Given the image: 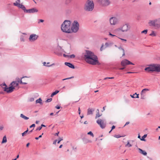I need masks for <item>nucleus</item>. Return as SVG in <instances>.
Masks as SVG:
<instances>
[{
	"mask_svg": "<svg viewBox=\"0 0 160 160\" xmlns=\"http://www.w3.org/2000/svg\"><path fill=\"white\" fill-rule=\"evenodd\" d=\"M83 54L85 60L88 63L93 65L98 64V57L93 52L86 50Z\"/></svg>",
	"mask_w": 160,
	"mask_h": 160,
	"instance_id": "f257e3e1",
	"label": "nucleus"
},
{
	"mask_svg": "<svg viewBox=\"0 0 160 160\" xmlns=\"http://www.w3.org/2000/svg\"><path fill=\"white\" fill-rule=\"evenodd\" d=\"M71 22L70 21L65 20L61 25V29L62 31L66 33H71Z\"/></svg>",
	"mask_w": 160,
	"mask_h": 160,
	"instance_id": "f03ea898",
	"label": "nucleus"
},
{
	"mask_svg": "<svg viewBox=\"0 0 160 160\" xmlns=\"http://www.w3.org/2000/svg\"><path fill=\"white\" fill-rule=\"evenodd\" d=\"M94 8V4L92 0H87L84 4V9L87 12H91Z\"/></svg>",
	"mask_w": 160,
	"mask_h": 160,
	"instance_id": "7ed1b4c3",
	"label": "nucleus"
},
{
	"mask_svg": "<svg viewBox=\"0 0 160 160\" xmlns=\"http://www.w3.org/2000/svg\"><path fill=\"white\" fill-rule=\"evenodd\" d=\"M148 24L150 26L153 27L157 29H159L160 28V18L150 20Z\"/></svg>",
	"mask_w": 160,
	"mask_h": 160,
	"instance_id": "20e7f679",
	"label": "nucleus"
},
{
	"mask_svg": "<svg viewBox=\"0 0 160 160\" xmlns=\"http://www.w3.org/2000/svg\"><path fill=\"white\" fill-rule=\"evenodd\" d=\"M79 24L77 21H74L72 24L71 28L72 32H76L78 31L79 28Z\"/></svg>",
	"mask_w": 160,
	"mask_h": 160,
	"instance_id": "39448f33",
	"label": "nucleus"
},
{
	"mask_svg": "<svg viewBox=\"0 0 160 160\" xmlns=\"http://www.w3.org/2000/svg\"><path fill=\"white\" fill-rule=\"evenodd\" d=\"M148 67L145 68V70L148 72H157V64H152L148 65Z\"/></svg>",
	"mask_w": 160,
	"mask_h": 160,
	"instance_id": "423d86ee",
	"label": "nucleus"
},
{
	"mask_svg": "<svg viewBox=\"0 0 160 160\" xmlns=\"http://www.w3.org/2000/svg\"><path fill=\"white\" fill-rule=\"evenodd\" d=\"M2 87L4 89V91L8 93H10L12 92L14 89H15L13 87L12 85L9 87H8L6 84L5 83H4L1 85Z\"/></svg>",
	"mask_w": 160,
	"mask_h": 160,
	"instance_id": "0eeeda50",
	"label": "nucleus"
},
{
	"mask_svg": "<svg viewBox=\"0 0 160 160\" xmlns=\"http://www.w3.org/2000/svg\"><path fill=\"white\" fill-rule=\"evenodd\" d=\"M110 24L112 25H114L118 23V19L116 17H112L110 18L109 20Z\"/></svg>",
	"mask_w": 160,
	"mask_h": 160,
	"instance_id": "6e6552de",
	"label": "nucleus"
},
{
	"mask_svg": "<svg viewBox=\"0 0 160 160\" xmlns=\"http://www.w3.org/2000/svg\"><path fill=\"white\" fill-rule=\"evenodd\" d=\"M122 32H125L129 30L130 28V26L128 24H126L123 25L122 26L120 27Z\"/></svg>",
	"mask_w": 160,
	"mask_h": 160,
	"instance_id": "1a4fd4ad",
	"label": "nucleus"
},
{
	"mask_svg": "<svg viewBox=\"0 0 160 160\" xmlns=\"http://www.w3.org/2000/svg\"><path fill=\"white\" fill-rule=\"evenodd\" d=\"M38 38V36L35 34H32L29 37V40L30 42H33L37 40Z\"/></svg>",
	"mask_w": 160,
	"mask_h": 160,
	"instance_id": "9d476101",
	"label": "nucleus"
},
{
	"mask_svg": "<svg viewBox=\"0 0 160 160\" xmlns=\"http://www.w3.org/2000/svg\"><path fill=\"white\" fill-rule=\"evenodd\" d=\"M97 123L100 125L102 128H104L106 126L105 124L104 123L103 120L101 119H98L96 121Z\"/></svg>",
	"mask_w": 160,
	"mask_h": 160,
	"instance_id": "9b49d317",
	"label": "nucleus"
},
{
	"mask_svg": "<svg viewBox=\"0 0 160 160\" xmlns=\"http://www.w3.org/2000/svg\"><path fill=\"white\" fill-rule=\"evenodd\" d=\"M99 2L103 6H108L110 2L108 0H98Z\"/></svg>",
	"mask_w": 160,
	"mask_h": 160,
	"instance_id": "f8f14e48",
	"label": "nucleus"
},
{
	"mask_svg": "<svg viewBox=\"0 0 160 160\" xmlns=\"http://www.w3.org/2000/svg\"><path fill=\"white\" fill-rule=\"evenodd\" d=\"M27 77L25 76V77H23L22 78H21V79H20L19 78L17 77L16 78V81L18 82V83H20V84H26L27 83V82H22V79L24 78H26Z\"/></svg>",
	"mask_w": 160,
	"mask_h": 160,
	"instance_id": "ddd939ff",
	"label": "nucleus"
},
{
	"mask_svg": "<svg viewBox=\"0 0 160 160\" xmlns=\"http://www.w3.org/2000/svg\"><path fill=\"white\" fill-rule=\"evenodd\" d=\"M38 10L35 8H32L30 9H28L27 11V13H31L37 12H38Z\"/></svg>",
	"mask_w": 160,
	"mask_h": 160,
	"instance_id": "4468645a",
	"label": "nucleus"
},
{
	"mask_svg": "<svg viewBox=\"0 0 160 160\" xmlns=\"http://www.w3.org/2000/svg\"><path fill=\"white\" fill-rule=\"evenodd\" d=\"M19 85V83L16 81H13L10 84V85H12L15 88V87L18 86Z\"/></svg>",
	"mask_w": 160,
	"mask_h": 160,
	"instance_id": "2eb2a0df",
	"label": "nucleus"
},
{
	"mask_svg": "<svg viewBox=\"0 0 160 160\" xmlns=\"http://www.w3.org/2000/svg\"><path fill=\"white\" fill-rule=\"evenodd\" d=\"M83 142L84 143H87L88 142H92V141L87 139L85 137H83L82 139Z\"/></svg>",
	"mask_w": 160,
	"mask_h": 160,
	"instance_id": "dca6fc26",
	"label": "nucleus"
},
{
	"mask_svg": "<svg viewBox=\"0 0 160 160\" xmlns=\"http://www.w3.org/2000/svg\"><path fill=\"white\" fill-rule=\"evenodd\" d=\"M109 46V44L108 42H106L105 43V46H104V45L102 44L101 46L100 50L101 51H102L104 49L106 48H107Z\"/></svg>",
	"mask_w": 160,
	"mask_h": 160,
	"instance_id": "f3484780",
	"label": "nucleus"
},
{
	"mask_svg": "<svg viewBox=\"0 0 160 160\" xmlns=\"http://www.w3.org/2000/svg\"><path fill=\"white\" fill-rule=\"evenodd\" d=\"M65 64L71 68L72 69H74L75 68L74 65L70 62H65Z\"/></svg>",
	"mask_w": 160,
	"mask_h": 160,
	"instance_id": "a211bd4d",
	"label": "nucleus"
},
{
	"mask_svg": "<svg viewBox=\"0 0 160 160\" xmlns=\"http://www.w3.org/2000/svg\"><path fill=\"white\" fill-rule=\"evenodd\" d=\"M94 111V109L93 108H89L88 109L87 115L92 114L93 112Z\"/></svg>",
	"mask_w": 160,
	"mask_h": 160,
	"instance_id": "6ab92c4d",
	"label": "nucleus"
},
{
	"mask_svg": "<svg viewBox=\"0 0 160 160\" xmlns=\"http://www.w3.org/2000/svg\"><path fill=\"white\" fill-rule=\"evenodd\" d=\"M121 31H122L120 28L116 29L114 30L115 33L117 35L120 34Z\"/></svg>",
	"mask_w": 160,
	"mask_h": 160,
	"instance_id": "aec40b11",
	"label": "nucleus"
},
{
	"mask_svg": "<svg viewBox=\"0 0 160 160\" xmlns=\"http://www.w3.org/2000/svg\"><path fill=\"white\" fill-rule=\"evenodd\" d=\"M127 61V59H124L122 60L121 62V65L123 66H125L127 65H128L127 62L126 61Z\"/></svg>",
	"mask_w": 160,
	"mask_h": 160,
	"instance_id": "412c9836",
	"label": "nucleus"
},
{
	"mask_svg": "<svg viewBox=\"0 0 160 160\" xmlns=\"http://www.w3.org/2000/svg\"><path fill=\"white\" fill-rule=\"evenodd\" d=\"M149 89L148 88H144L142 90L140 94L145 95L146 91H149Z\"/></svg>",
	"mask_w": 160,
	"mask_h": 160,
	"instance_id": "4be33fe9",
	"label": "nucleus"
},
{
	"mask_svg": "<svg viewBox=\"0 0 160 160\" xmlns=\"http://www.w3.org/2000/svg\"><path fill=\"white\" fill-rule=\"evenodd\" d=\"M138 150H139L140 153L142 154L143 155L146 156L147 155V153L145 151L142 150V149L140 148H139Z\"/></svg>",
	"mask_w": 160,
	"mask_h": 160,
	"instance_id": "5701e85b",
	"label": "nucleus"
},
{
	"mask_svg": "<svg viewBox=\"0 0 160 160\" xmlns=\"http://www.w3.org/2000/svg\"><path fill=\"white\" fill-rule=\"evenodd\" d=\"M36 103H39L40 104L42 105V100L41 98H40L38 99L36 101Z\"/></svg>",
	"mask_w": 160,
	"mask_h": 160,
	"instance_id": "b1692460",
	"label": "nucleus"
},
{
	"mask_svg": "<svg viewBox=\"0 0 160 160\" xmlns=\"http://www.w3.org/2000/svg\"><path fill=\"white\" fill-rule=\"evenodd\" d=\"M20 117L23 118L25 120H28L29 119V118L24 116L23 114H21L20 115Z\"/></svg>",
	"mask_w": 160,
	"mask_h": 160,
	"instance_id": "393cba45",
	"label": "nucleus"
},
{
	"mask_svg": "<svg viewBox=\"0 0 160 160\" xmlns=\"http://www.w3.org/2000/svg\"><path fill=\"white\" fill-rule=\"evenodd\" d=\"M59 92V91L58 90H56L55 92H53L52 93V94L51 95V97H52L56 95L57 93H58V92Z\"/></svg>",
	"mask_w": 160,
	"mask_h": 160,
	"instance_id": "a878e982",
	"label": "nucleus"
},
{
	"mask_svg": "<svg viewBox=\"0 0 160 160\" xmlns=\"http://www.w3.org/2000/svg\"><path fill=\"white\" fill-rule=\"evenodd\" d=\"M7 142V140L6 136H4L3 138V139H2V143H3L6 142Z\"/></svg>",
	"mask_w": 160,
	"mask_h": 160,
	"instance_id": "bb28decb",
	"label": "nucleus"
},
{
	"mask_svg": "<svg viewBox=\"0 0 160 160\" xmlns=\"http://www.w3.org/2000/svg\"><path fill=\"white\" fill-rule=\"evenodd\" d=\"M157 72H160V64H157Z\"/></svg>",
	"mask_w": 160,
	"mask_h": 160,
	"instance_id": "cd10ccee",
	"label": "nucleus"
},
{
	"mask_svg": "<svg viewBox=\"0 0 160 160\" xmlns=\"http://www.w3.org/2000/svg\"><path fill=\"white\" fill-rule=\"evenodd\" d=\"M20 41L21 42H24L25 41V37L23 35H21L20 36Z\"/></svg>",
	"mask_w": 160,
	"mask_h": 160,
	"instance_id": "c85d7f7f",
	"label": "nucleus"
},
{
	"mask_svg": "<svg viewBox=\"0 0 160 160\" xmlns=\"http://www.w3.org/2000/svg\"><path fill=\"white\" fill-rule=\"evenodd\" d=\"M147 136V134H144L143 136L142 137L141 139V140L144 141H146V140L145 139V138Z\"/></svg>",
	"mask_w": 160,
	"mask_h": 160,
	"instance_id": "c756f323",
	"label": "nucleus"
},
{
	"mask_svg": "<svg viewBox=\"0 0 160 160\" xmlns=\"http://www.w3.org/2000/svg\"><path fill=\"white\" fill-rule=\"evenodd\" d=\"M150 35L152 36H156V34L155 33V32L154 31H152V32L150 34Z\"/></svg>",
	"mask_w": 160,
	"mask_h": 160,
	"instance_id": "7c9ffc66",
	"label": "nucleus"
},
{
	"mask_svg": "<svg viewBox=\"0 0 160 160\" xmlns=\"http://www.w3.org/2000/svg\"><path fill=\"white\" fill-rule=\"evenodd\" d=\"M102 115V114L100 115L99 113V112H97V113L96 114V116L95 117L96 118H98L100 117Z\"/></svg>",
	"mask_w": 160,
	"mask_h": 160,
	"instance_id": "2f4dec72",
	"label": "nucleus"
},
{
	"mask_svg": "<svg viewBox=\"0 0 160 160\" xmlns=\"http://www.w3.org/2000/svg\"><path fill=\"white\" fill-rule=\"evenodd\" d=\"M88 135H90L91 136H92V137H94V135L92 132L91 131H90L89 132H88L87 133Z\"/></svg>",
	"mask_w": 160,
	"mask_h": 160,
	"instance_id": "473e14b6",
	"label": "nucleus"
},
{
	"mask_svg": "<svg viewBox=\"0 0 160 160\" xmlns=\"http://www.w3.org/2000/svg\"><path fill=\"white\" fill-rule=\"evenodd\" d=\"M132 146V145L130 144L129 142L128 141L127 144L126 145V147H131Z\"/></svg>",
	"mask_w": 160,
	"mask_h": 160,
	"instance_id": "72a5a7b5",
	"label": "nucleus"
},
{
	"mask_svg": "<svg viewBox=\"0 0 160 160\" xmlns=\"http://www.w3.org/2000/svg\"><path fill=\"white\" fill-rule=\"evenodd\" d=\"M19 4H20L18 2H17V1H16L15 2L13 3L14 5L17 6L18 7Z\"/></svg>",
	"mask_w": 160,
	"mask_h": 160,
	"instance_id": "f704fd0d",
	"label": "nucleus"
},
{
	"mask_svg": "<svg viewBox=\"0 0 160 160\" xmlns=\"http://www.w3.org/2000/svg\"><path fill=\"white\" fill-rule=\"evenodd\" d=\"M24 11V12L27 13V11L28 9H26L25 7L24 6L22 8Z\"/></svg>",
	"mask_w": 160,
	"mask_h": 160,
	"instance_id": "c9c22d12",
	"label": "nucleus"
},
{
	"mask_svg": "<svg viewBox=\"0 0 160 160\" xmlns=\"http://www.w3.org/2000/svg\"><path fill=\"white\" fill-rule=\"evenodd\" d=\"M148 32V30L146 29L145 30L143 31H142L141 32L142 33H144L145 34H146Z\"/></svg>",
	"mask_w": 160,
	"mask_h": 160,
	"instance_id": "e433bc0d",
	"label": "nucleus"
},
{
	"mask_svg": "<svg viewBox=\"0 0 160 160\" xmlns=\"http://www.w3.org/2000/svg\"><path fill=\"white\" fill-rule=\"evenodd\" d=\"M126 61L127 62L128 65L132 64V65H134V63L131 62H130V61H128V60H127V61Z\"/></svg>",
	"mask_w": 160,
	"mask_h": 160,
	"instance_id": "4c0bfd02",
	"label": "nucleus"
},
{
	"mask_svg": "<svg viewBox=\"0 0 160 160\" xmlns=\"http://www.w3.org/2000/svg\"><path fill=\"white\" fill-rule=\"evenodd\" d=\"M52 100V98H50L49 99H48L46 100V102H51Z\"/></svg>",
	"mask_w": 160,
	"mask_h": 160,
	"instance_id": "58836bf2",
	"label": "nucleus"
},
{
	"mask_svg": "<svg viewBox=\"0 0 160 160\" xmlns=\"http://www.w3.org/2000/svg\"><path fill=\"white\" fill-rule=\"evenodd\" d=\"M28 132V129H27V130H26L23 133H22V136H23L25 134H26Z\"/></svg>",
	"mask_w": 160,
	"mask_h": 160,
	"instance_id": "ea45409f",
	"label": "nucleus"
},
{
	"mask_svg": "<svg viewBox=\"0 0 160 160\" xmlns=\"http://www.w3.org/2000/svg\"><path fill=\"white\" fill-rule=\"evenodd\" d=\"M141 95V99H145V95H143L142 94H140Z\"/></svg>",
	"mask_w": 160,
	"mask_h": 160,
	"instance_id": "a19ab883",
	"label": "nucleus"
},
{
	"mask_svg": "<svg viewBox=\"0 0 160 160\" xmlns=\"http://www.w3.org/2000/svg\"><path fill=\"white\" fill-rule=\"evenodd\" d=\"M136 92L133 95H130V96L133 98H135L136 96Z\"/></svg>",
	"mask_w": 160,
	"mask_h": 160,
	"instance_id": "79ce46f5",
	"label": "nucleus"
},
{
	"mask_svg": "<svg viewBox=\"0 0 160 160\" xmlns=\"http://www.w3.org/2000/svg\"><path fill=\"white\" fill-rule=\"evenodd\" d=\"M114 137L117 138H118L122 137L120 135H115Z\"/></svg>",
	"mask_w": 160,
	"mask_h": 160,
	"instance_id": "37998d69",
	"label": "nucleus"
},
{
	"mask_svg": "<svg viewBox=\"0 0 160 160\" xmlns=\"http://www.w3.org/2000/svg\"><path fill=\"white\" fill-rule=\"evenodd\" d=\"M63 140V138H59V140L57 142V143H59L60 141L62 140Z\"/></svg>",
	"mask_w": 160,
	"mask_h": 160,
	"instance_id": "c03bdc74",
	"label": "nucleus"
},
{
	"mask_svg": "<svg viewBox=\"0 0 160 160\" xmlns=\"http://www.w3.org/2000/svg\"><path fill=\"white\" fill-rule=\"evenodd\" d=\"M69 57L70 58H73L75 57V55L74 54H72L70 55H69Z\"/></svg>",
	"mask_w": 160,
	"mask_h": 160,
	"instance_id": "a18cd8bd",
	"label": "nucleus"
},
{
	"mask_svg": "<svg viewBox=\"0 0 160 160\" xmlns=\"http://www.w3.org/2000/svg\"><path fill=\"white\" fill-rule=\"evenodd\" d=\"M114 78V77H106V78H105L104 79V80H106L107 79H113Z\"/></svg>",
	"mask_w": 160,
	"mask_h": 160,
	"instance_id": "49530a36",
	"label": "nucleus"
},
{
	"mask_svg": "<svg viewBox=\"0 0 160 160\" xmlns=\"http://www.w3.org/2000/svg\"><path fill=\"white\" fill-rule=\"evenodd\" d=\"M23 6L24 5L22 4H20L18 6V7L22 9Z\"/></svg>",
	"mask_w": 160,
	"mask_h": 160,
	"instance_id": "de8ad7c7",
	"label": "nucleus"
},
{
	"mask_svg": "<svg viewBox=\"0 0 160 160\" xmlns=\"http://www.w3.org/2000/svg\"><path fill=\"white\" fill-rule=\"evenodd\" d=\"M42 127L41 126H40L38 127L36 129V130L37 131V130H39V131H40V130H41L42 129Z\"/></svg>",
	"mask_w": 160,
	"mask_h": 160,
	"instance_id": "09e8293b",
	"label": "nucleus"
},
{
	"mask_svg": "<svg viewBox=\"0 0 160 160\" xmlns=\"http://www.w3.org/2000/svg\"><path fill=\"white\" fill-rule=\"evenodd\" d=\"M43 65L45 66L48 67V66L49 65H48L47 64H46V63L45 62H44L43 63Z\"/></svg>",
	"mask_w": 160,
	"mask_h": 160,
	"instance_id": "8fccbe9b",
	"label": "nucleus"
},
{
	"mask_svg": "<svg viewBox=\"0 0 160 160\" xmlns=\"http://www.w3.org/2000/svg\"><path fill=\"white\" fill-rule=\"evenodd\" d=\"M122 50V51L123 53L122 54V56H123L125 55V52H124V50L123 48H121Z\"/></svg>",
	"mask_w": 160,
	"mask_h": 160,
	"instance_id": "3c124183",
	"label": "nucleus"
},
{
	"mask_svg": "<svg viewBox=\"0 0 160 160\" xmlns=\"http://www.w3.org/2000/svg\"><path fill=\"white\" fill-rule=\"evenodd\" d=\"M73 78V77H70V78H65V79H63L62 80L64 81V80H66L69 79H71V78Z\"/></svg>",
	"mask_w": 160,
	"mask_h": 160,
	"instance_id": "603ef678",
	"label": "nucleus"
},
{
	"mask_svg": "<svg viewBox=\"0 0 160 160\" xmlns=\"http://www.w3.org/2000/svg\"><path fill=\"white\" fill-rule=\"evenodd\" d=\"M34 100V98H31L29 99L30 102H32Z\"/></svg>",
	"mask_w": 160,
	"mask_h": 160,
	"instance_id": "864d4df0",
	"label": "nucleus"
},
{
	"mask_svg": "<svg viewBox=\"0 0 160 160\" xmlns=\"http://www.w3.org/2000/svg\"><path fill=\"white\" fill-rule=\"evenodd\" d=\"M44 22V20L42 19H39V21L38 22V23H39L40 22Z\"/></svg>",
	"mask_w": 160,
	"mask_h": 160,
	"instance_id": "5fc2aeb1",
	"label": "nucleus"
},
{
	"mask_svg": "<svg viewBox=\"0 0 160 160\" xmlns=\"http://www.w3.org/2000/svg\"><path fill=\"white\" fill-rule=\"evenodd\" d=\"M35 124H33L30 126V128H32V127H35Z\"/></svg>",
	"mask_w": 160,
	"mask_h": 160,
	"instance_id": "6e6d98bb",
	"label": "nucleus"
},
{
	"mask_svg": "<svg viewBox=\"0 0 160 160\" xmlns=\"http://www.w3.org/2000/svg\"><path fill=\"white\" fill-rule=\"evenodd\" d=\"M63 56L64 57H69V55H66L65 54H63Z\"/></svg>",
	"mask_w": 160,
	"mask_h": 160,
	"instance_id": "4d7b16f0",
	"label": "nucleus"
},
{
	"mask_svg": "<svg viewBox=\"0 0 160 160\" xmlns=\"http://www.w3.org/2000/svg\"><path fill=\"white\" fill-rule=\"evenodd\" d=\"M109 35L111 36H112V37H114V36H116L115 35H113V34H112L111 33L109 32Z\"/></svg>",
	"mask_w": 160,
	"mask_h": 160,
	"instance_id": "13d9d810",
	"label": "nucleus"
},
{
	"mask_svg": "<svg viewBox=\"0 0 160 160\" xmlns=\"http://www.w3.org/2000/svg\"><path fill=\"white\" fill-rule=\"evenodd\" d=\"M55 65V64L54 63H53L52 64H51L50 65H48V67H51L52 66H53V65Z\"/></svg>",
	"mask_w": 160,
	"mask_h": 160,
	"instance_id": "bf43d9fd",
	"label": "nucleus"
},
{
	"mask_svg": "<svg viewBox=\"0 0 160 160\" xmlns=\"http://www.w3.org/2000/svg\"><path fill=\"white\" fill-rule=\"evenodd\" d=\"M120 38V39H121V40H122V41H124L125 42H126V41H127V40L126 39H122V38Z\"/></svg>",
	"mask_w": 160,
	"mask_h": 160,
	"instance_id": "052dcab7",
	"label": "nucleus"
},
{
	"mask_svg": "<svg viewBox=\"0 0 160 160\" xmlns=\"http://www.w3.org/2000/svg\"><path fill=\"white\" fill-rule=\"evenodd\" d=\"M57 141V140H55L53 142V144H56V142Z\"/></svg>",
	"mask_w": 160,
	"mask_h": 160,
	"instance_id": "680f3d73",
	"label": "nucleus"
},
{
	"mask_svg": "<svg viewBox=\"0 0 160 160\" xmlns=\"http://www.w3.org/2000/svg\"><path fill=\"white\" fill-rule=\"evenodd\" d=\"M136 96H135V98H139V97H138L139 94H137V93H136Z\"/></svg>",
	"mask_w": 160,
	"mask_h": 160,
	"instance_id": "e2e57ef3",
	"label": "nucleus"
},
{
	"mask_svg": "<svg viewBox=\"0 0 160 160\" xmlns=\"http://www.w3.org/2000/svg\"><path fill=\"white\" fill-rule=\"evenodd\" d=\"M115 128V126L114 125L112 126V127L111 130H112L113 129H114Z\"/></svg>",
	"mask_w": 160,
	"mask_h": 160,
	"instance_id": "0e129e2a",
	"label": "nucleus"
},
{
	"mask_svg": "<svg viewBox=\"0 0 160 160\" xmlns=\"http://www.w3.org/2000/svg\"><path fill=\"white\" fill-rule=\"evenodd\" d=\"M55 108L58 109H59L60 107L59 106H57L55 107Z\"/></svg>",
	"mask_w": 160,
	"mask_h": 160,
	"instance_id": "69168bd1",
	"label": "nucleus"
},
{
	"mask_svg": "<svg viewBox=\"0 0 160 160\" xmlns=\"http://www.w3.org/2000/svg\"><path fill=\"white\" fill-rule=\"evenodd\" d=\"M57 54L58 55V56H61L62 55V53H57Z\"/></svg>",
	"mask_w": 160,
	"mask_h": 160,
	"instance_id": "338daca9",
	"label": "nucleus"
},
{
	"mask_svg": "<svg viewBox=\"0 0 160 160\" xmlns=\"http://www.w3.org/2000/svg\"><path fill=\"white\" fill-rule=\"evenodd\" d=\"M129 123V122H126V123H125V125H124V126H126V125L128 124Z\"/></svg>",
	"mask_w": 160,
	"mask_h": 160,
	"instance_id": "774afa93",
	"label": "nucleus"
}]
</instances>
